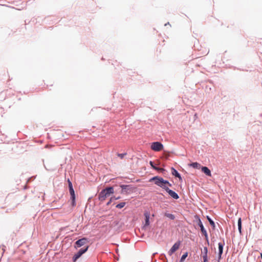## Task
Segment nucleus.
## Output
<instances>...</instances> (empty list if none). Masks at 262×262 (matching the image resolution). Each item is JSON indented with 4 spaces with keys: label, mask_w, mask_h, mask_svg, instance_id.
<instances>
[{
    "label": "nucleus",
    "mask_w": 262,
    "mask_h": 262,
    "mask_svg": "<svg viewBox=\"0 0 262 262\" xmlns=\"http://www.w3.org/2000/svg\"><path fill=\"white\" fill-rule=\"evenodd\" d=\"M114 192V187L112 186L107 187L102 189L98 195V199L101 202H102L105 200L106 198L109 196L111 194H113Z\"/></svg>",
    "instance_id": "1"
},
{
    "label": "nucleus",
    "mask_w": 262,
    "mask_h": 262,
    "mask_svg": "<svg viewBox=\"0 0 262 262\" xmlns=\"http://www.w3.org/2000/svg\"><path fill=\"white\" fill-rule=\"evenodd\" d=\"M120 187L121 188V193L123 194H130L134 192L136 189V187L134 185L131 184H121Z\"/></svg>",
    "instance_id": "2"
},
{
    "label": "nucleus",
    "mask_w": 262,
    "mask_h": 262,
    "mask_svg": "<svg viewBox=\"0 0 262 262\" xmlns=\"http://www.w3.org/2000/svg\"><path fill=\"white\" fill-rule=\"evenodd\" d=\"M68 182L69 192L71 195V205L72 207H75L76 205L75 191L73 187L72 183L69 179L68 180Z\"/></svg>",
    "instance_id": "3"
},
{
    "label": "nucleus",
    "mask_w": 262,
    "mask_h": 262,
    "mask_svg": "<svg viewBox=\"0 0 262 262\" xmlns=\"http://www.w3.org/2000/svg\"><path fill=\"white\" fill-rule=\"evenodd\" d=\"M163 179L162 177L159 176H155L151 178L149 180V182L154 181L156 185L161 187L162 188L165 190L166 188L167 187V186L163 185Z\"/></svg>",
    "instance_id": "4"
},
{
    "label": "nucleus",
    "mask_w": 262,
    "mask_h": 262,
    "mask_svg": "<svg viewBox=\"0 0 262 262\" xmlns=\"http://www.w3.org/2000/svg\"><path fill=\"white\" fill-rule=\"evenodd\" d=\"M198 225L200 227V230H201L202 234L204 235L207 244L209 245V242L208 236V234H207V231L205 229L204 225H203L201 219L199 217V219L198 221Z\"/></svg>",
    "instance_id": "5"
},
{
    "label": "nucleus",
    "mask_w": 262,
    "mask_h": 262,
    "mask_svg": "<svg viewBox=\"0 0 262 262\" xmlns=\"http://www.w3.org/2000/svg\"><path fill=\"white\" fill-rule=\"evenodd\" d=\"M89 248V246H86L84 248L80 249L72 257L73 262H76V260L84 253H85Z\"/></svg>",
    "instance_id": "6"
},
{
    "label": "nucleus",
    "mask_w": 262,
    "mask_h": 262,
    "mask_svg": "<svg viewBox=\"0 0 262 262\" xmlns=\"http://www.w3.org/2000/svg\"><path fill=\"white\" fill-rule=\"evenodd\" d=\"M150 148L155 151H159L163 149V145L158 141L154 142L151 143Z\"/></svg>",
    "instance_id": "7"
},
{
    "label": "nucleus",
    "mask_w": 262,
    "mask_h": 262,
    "mask_svg": "<svg viewBox=\"0 0 262 262\" xmlns=\"http://www.w3.org/2000/svg\"><path fill=\"white\" fill-rule=\"evenodd\" d=\"M89 241L87 238L83 237L76 241L75 243V247L76 248H80L85 245Z\"/></svg>",
    "instance_id": "8"
},
{
    "label": "nucleus",
    "mask_w": 262,
    "mask_h": 262,
    "mask_svg": "<svg viewBox=\"0 0 262 262\" xmlns=\"http://www.w3.org/2000/svg\"><path fill=\"white\" fill-rule=\"evenodd\" d=\"M181 241H178L174 244L171 249L168 251V254L171 256L174 252H175L180 247L181 245Z\"/></svg>",
    "instance_id": "9"
},
{
    "label": "nucleus",
    "mask_w": 262,
    "mask_h": 262,
    "mask_svg": "<svg viewBox=\"0 0 262 262\" xmlns=\"http://www.w3.org/2000/svg\"><path fill=\"white\" fill-rule=\"evenodd\" d=\"M165 190L168 193V194L173 199L178 200L179 198V196L177 193L174 191L170 189L168 187L166 188Z\"/></svg>",
    "instance_id": "10"
},
{
    "label": "nucleus",
    "mask_w": 262,
    "mask_h": 262,
    "mask_svg": "<svg viewBox=\"0 0 262 262\" xmlns=\"http://www.w3.org/2000/svg\"><path fill=\"white\" fill-rule=\"evenodd\" d=\"M225 245V243H224V240L223 239V243H221L220 242L219 244H218V245H219V259L220 260V259L221 258V256L223 253V248H224V246Z\"/></svg>",
    "instance_id": "11"
},
{
    "label": "nucleus",
    "mask_w": 262,
    "mask_h": 262,
    "mask_svg": "<svg viewBox=\"0 0 262 262\" xmlns=\"http://www.w3.org/2000/svg\"><path fill=\"white\" fill-rule=\"evenodd\" d=\"M144 215L145 216V224L143 226V228H145V227L148 226L149 225L150 214L148 212H146L144 213Z\"/></svg>",
    "instance_id": "12"
},
{
    "label": "nucleus",
    "mask_w": 262,
    "mask_h": 262,
    "mask_svg": "<svg viewBox=\"0 0 262 262\" xmlns=\"http://www.w3.org/2000/svg\"><path fill=\"white\" fill-rule=\"evenodd\" d=\"M171 174L175 177L179 178V180H182L181 174L179 172L173 167H171Z\"/></svg>",
    "instance_id": "13"
},
{
    "label": "nucleus",
    "mask_w": 262,
    "mask_h": 262,
    "mask_svg": "<svg viewBox=\"0 0 262 262\" xmlns=\"http://www.w3.org/2000/svg\"><path fill=\"white\" fill-rule=\"evenodd\" d=\"M203 253V262H207L208 261V249L207 247H204Z\"/></svg>",
    "instance_id": "14"
},
{
    "label": "nucleus",
    "mask_w": 262,
    "mask_h": 262,
    "mask_svg": "<svg viewBox=\"0 0 262 262\" xmlns=\"http://www.w3.org/2000/svg\"><path fill=\"white\" fill-rule=\"evenodd\" d=\"M201 170L207 176L210 177L211 176V172L210 170L206 166H202Z\"/></svg>",
    "instance_id": "15"
},
{
    "label": "nucleus",
    "mask_w": 262,
    "mask_h": 262,
    "mask_svg": "<svg viewBox=\"0 0 262 262\" xmlns=\"http://www.w3.org/2000/svg\"><path fill=\"white\" fill-rule=\"evenodd\" d=\"M189 166L190 167H193L194 169H198L201 168V167H202L201 164H199V163L196 162H192V163L189 164Z\"/></svg>",
    "instance_id": "16"
},
{
    "label": "nucleus",
    "mask_w": 262,
    "mask_h": 262,
    "mask_svg": "<svg viewBox=\"0 0 262 262\" xmlns=\"http://www.w3.org/2000/svg\"><path fill=\"white\" fill-rule=\"evenodd\" d=\"M206 219L208 221V222H209V224H210V225L211 226L212 228L213 229H214L215 228V223L211 219V218L208 216V215H207L206 216Z\"/></svg>",
    "instance_id": "17"
},
{
    "label": "nucleus",
    "mask_w": 262,
    "mask_h": 262,
    "mask_svg": "<svg viewBox=\"0 0 262 262\" xmlns=\"http://www.w3.org/2000/svg\"><path fill=\"white\" fill-rule=\"evenodd\" d=\"M164 216L167 217L168 218H169L171 220H174L175 219L174 215L173 214H171V213H168V212H165L164 213Z\"/></svg>",
    "instance_id": "18"
},
{
    "label": "nucleus",
    "mask_w": 262,
    "mask_h": 262,
    "mask_svg": "<svg viewBox=\"0 0 262 262\" xmlns=\"http://www.w3.org/2000/svg\"><path fill=\"white\" fill-rule=\"evenodd\" d=\"M149 164H150V165L151 166V167L153 169H154L155 170H158V171H160V170L161 171V170H163L162 169H161V168H159V167H158L156 166L155 165V164H154V162H152V161H149Z\"/></svg>",
    "instance_id": "19"
},
{
    "label": "nucleus",
    "mask_w": 262,
    "mask_h": 262,
    "mask_svg": "<svg viewBox=\"0 0 262 262\" xmlns=\"http://www.w3.org/2000/svg\"><path fill=\"white\" fill-rule=\"evenodd\" d=\"M237 226L239 232L242 233V220L241 218H239L237 221Z\"/></svg>",
    "instance_id": "20"
},
{
    "label": "nucleus",
    "mask_w": 262,
    "mask_h": 262,
    "mask_svg": "<svg viewBox=\"0 0 262 262\" xmlns=\"http://www.w3.org/2000/svg\"><path fill=\"white\" fill-rule=\"evenodd\" d=\"M126 204V203L125 202H121V203H120L119 204H118L116 206V207L117 208H119V209H121L123 207H124V206Z\"/></svg>",
    "instance_id": "21"
},
{
    "label": "nucleus",
    "mask_w": 262,
    "mask_h": 262,
    "mask_svg": "<svg viewBox=\"0 0 262 262\" xmlns=\"http://www.w3.org/2000/svg\"><path fill=\"white\" fill-rule=\"evenodd\" d=\"M188 256V253L185 252L184 253L181 257L180 262H183Z\"/></svg>",
    "instance_id": "22"
},
{
    "label": "nucleus",
    "mask_w": 262,
    "mask_h": 262,
    "mask_svg": "<svg viewBox=\"0 0 262 262\" xmlns=\"http://www.w3.org/2000/svg\"><path fill=\"white\" fill-rule=\"evenodd\" d=\"M126 155H127L126 152L122 153V154H119V153L117 154L118 157L122 159H123L124 156H126Z\"/></svg>",
    "instance_id": "23"
},
{
    "label": "nucleus",
    "mask_w": 262,
    "mask_h": 262,
    "mask_svg": "<svg viewBox=\"0 0 262 262\" xmlns=\"http://www.w3.org/2000/svg\"><path fill=\"white\" fill-rule=\"evenodd\" d=\"M167 184H170V183L167 180H164L163 179V185H165L166 186Z\"/></svg>",
    "instance_id": "24"
},
{
    "label": "nucleus",
    "mask_w": 262,
    "mask_h": 262,
    "mask_svg": "<svg viewBox=\"0 0 262 262\" xmlns=\"http://www.w3.org/2000/svg\"><path fill=\"white\" fill-rule=\"evenodd\" d=\"M6 247L4 245H3L2 247H1V250L2 251V255L4 253L5 251Z\"/></svg>",
    "instance_id": "25"
},
{
    "label": "nucleus",
    "mask_w": 262,
    "mask_h": 262,
    "mask_svg": "<svg viewBox=\"0 0 262 262\" xmlns=\"http://www.w3.org/2000/svg\"><path fill=\"white\" fill-rule=\"evenodd\" d=\"M113 199L114 198H111L110 201H108L107 203H106V205H110L111 204L112 202L113 201Z\"/></svg>",
    "instance_id": "26"
},
{
    "label": "nucleus",
    "mask_w": 262,
    "mask_h": 262,
    "mask_svg": "<svg viewBox=\"0 0 262 262\" xmlns=\"http://www.w3.org/2000/svg\"><path fill=\"white\" fill-rule=\"evenodd\" d=\"M112 198H114L113 200H117L121 198L120 196H118V197L113 196Z\"/></svg>",
    "instance_id": "27"
},
{
    "label": "nucleus",
    "mask_w": 262,
    "mask_h": 262,
    "mask_svg": "<svg viewBox=\"0 0 262 262\" xmlns=\"http://www.w3.org/2000/svg\"><path fill=\"white\" fill-rule=\"evenodd\" d=\"M194 118H197V114H195L194 115Z\"/></svg>",
    "instance_id": "28"
},
{
    "label": "nucleus",
    "mask_w": 262,
    "mask_h": 262,
    "mask_svg": "<svg viewBox=\"0 0 262 262\" xmlns=\"http://www.w3.org/2000/svg\"><path fill=\"white\" fill-rule=\"evenodd\" d=\"M241 70V69H240ZM242 71H248V70L247 69H242Z\"/></svg>",
    "instance_id": "29"
},
{
    "label": "nucleus",
    "mask_w": 262,
    "mask_h": 262,
    "mask_svg": "<svg viewBox=\"0 0 262 262\" xmlns=\"http://www.w3.org/2000/svg\"><path fill=\"white\" fill-rule=\"evenodd\" d=\"M167 185L168 186H170V187H171V186H172V185H171V183H170V184H167Z\"/></svg>",
    "instance_id": "30"
},
{
    "label": "nucleus",
    "mask_w": 262,
    "mask_h": 262,
    "mask_svg": "<svg viewBox=\"0 0 262 262\" xmlns=\"http://www.w3.org/2000/svg\"><path fill=\"white\" fill-rule=\"evenodd\" d=\"M260 257H261V259H262V253H260Z\"/></svg>",
    "instance_id": "31"
},
{
    "label": "nucleus",
    "mask_w": 262,
    "mask_h": 262,
    "mask_svg": "<svg viewBox=\"0 0 262 262\" xmlns=\"http://www.w3.org/2000/svg\"><path fill=\"white\" fill-rule=\"evenodd\" d=\"M218 262H220V260H219V259L218 260Z\"/></svg>",
    "instance_id": "32"
}]
</instances>
